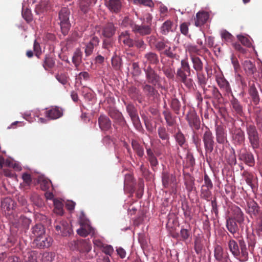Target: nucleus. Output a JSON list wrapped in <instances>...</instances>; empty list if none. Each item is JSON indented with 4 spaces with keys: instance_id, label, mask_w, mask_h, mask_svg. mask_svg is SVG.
<instances>
[{
    "instance_id": "1",
    "label": "nucleus",
    "mask_w": 262,
    "mask_h": 262,
    "mask_svg": "<svg viewBox=\"0 0 262 262\" xmlns=\"http://www.w3.org/2000/svg\"><path fill=\"white\" fill-rule=\"evenodd\" d=\"M228 247L234 257L240 261L245 262L248 259V249L243 238L239 237L237 242L232 238L230 239Z\"/></svg>"
},
{
    "instance_id": "2",
    "label": "nucleus",
    "mask_w": 262,
    "mask_h": 262,
    "mask_svg": "<svg viewBox=\"0 0 262 262\" xmlns=\"http://www.w3.org/2000/svg\"><path fill=\"white\" fill-rule=\"evenodd\" d=\"M246 131L250 146L253 150L258 149L261 141V135L253 124L247 123Z\"/></svg>"
},
{
    "instance_id": "3",
    "label": "nucleus",
    "mask_w": 262,
    "mask_h": 262,
    "mask_svg": "<svg viewBox=\"0 0 262 262\" xmlns=\"http://www.w3.org/2000/svg\"><path fill=\"white\" fill-rule=\"evenodd\" d=\"M162 182L163 186L165 188L169 189L171 194H176L177 193V183L175 176L164 171L162 173Z\"/></svg>"
},
{
    "instance_id": "4",
    "label": "nucleus",
    "mask_w": 262,
    "mask_h": 262,
    "mask_svg": "<svg viewBox=\"0 0 262 262\" xmlns=\"http://www.w3.org/2000/svg\"><path fill=\"white\" fill-rule=\"evenodd\" d=\"M204 98L212 99V103H221L223 96L218 89L214 85H208L203 89Z\"/></svg>"
},
{
    "instance_id": "5",
    "label": "nucleus",
    "mask_w": 262,
    "mask_h": 262,
    "mask_svg": "<svg viewBox=\"0 0 262 262\" xmlns=\"http://www.w3.org/2000/svg\"><path fill=\"white\" fill-rule=\"evenodd\" d=\"M70 11L67 8L61 9L59 13V18L61 31L64 35H66L71 26L69 21Z\"/></svg>"
},
{
    "instance_id": "6",
    "label": "nucleus",
    "mask_w": 262,
    "mask_h": 262,
    "mask_svg": "<svg viewBox=\"0 0 262 262\" xmlns=\"http://www.w3.org/2000/svg\"><path fill=\"white\" fill-rule=\"evenodd\" d=\"M203 142L206 154H210L213 150L215 142L211 131L206 127L202 137Z\"/></svg>"
},
{
    "instance_id": "7",
    "label": "nucleus",
    "mask_w": 262,
    "mask_h": 262,
    "mask_svg": "<svg viewBox=\"0 0 262 262\" xmlns=\"http://www.w3.org/2000/svg\"><path fill=\"white\" fill-rule=\"evenodd\" d=\"M144 71L147 83L155 86L161 85V77L151 66H147Z\"/></svg>"
},
{
    "instance_id": "8",
    "label": "nucleus",
    "mask_w": 262,
    "mask_h": 262,
    "mask_svg": "<svg viewBox=\"0 0 262 262\" xmlns=\"http://www.w3.org/2000/svg\"><path fill=\"white\" fill-rule=\"evenodd\" d=\"M186 120L192 130H199L200 128V120L194 110H190L187 112L186 115Z\"/></svg>"
},
{
    "instance_id": "9",
    "label": "nucleus",
    "mask_w": 262,
    "mask_h": 262,
    "mask_svg": "<svg viewBox=\"0 0 262 262\" xmlns=\"http://www.w3.org/2000/svg\"><path fill=\"white\" fill-rule=\"evenodd\" d=\"M232 141L235 145H242L245 142V132L240 127H233L230 129Z\"/></svg>"
},
{
    "instance_id": "10",
    "label": "nucleus",
    "mask_w": 262,
    "mask_h": 262,
    "mask_svg": "<svg viewBox=\"0 0 262 262\" xmlns=\"http://www.w3.org/2000/svg\"><path fill=\"white\" fill-rule=\"evenodd\" d=\"M54 226L56 233L62 236L70 235L72 232L71 226L66 221H56Z\"/></svg>"
},
{
    "instance_id": "11",
    "label": "nucleus",
    "mask_w": 262,
    "mask_h": 262,
    "mask_svg": "<svg viewBox=\"0 0 262 262\" xmlns=\"http://www.w3.org/2000/svg\"><path fill=\"white\" fill-rule=\"evenodd\" d=\"M147 19V24H142L141 25H137L133 26V32L135 34H139L140 35L144 36L150 34L151 32V18L148 17Z\"/></svg>"
},
{
    "instance_id": "12",
    "label": "nucleus",
    "mask_w": 262,
    "mask_h": 262,
    "mask_svg": "<svg viewBox=\"0 0 262 262\" xmlns=\"http://www.w3.org/2000/svg\"><path fill=\"white\" fill-rule=\"evenodd\" d=\"M214 255L215 259L219 262H232L230 259L228 253L224 251L220 245H216L214 250Z\"/></svg>"
},
{
    "instance_id": "13",
    "label": "nucleus",
    "mask_w": 262,
    "mask_h": 262,
    "mask_svg": "<svg viewBox=\"0 0 262 262\" xmlns=\"http://www.w3.org/2000/svg\"><path fill=\"white\" fill-rule=\"evenodd\" d=\"M191 75V69L189 64L188 58H185L181 61V67L177 69L176 73L177 78L184 77L185 76H190Z\"/></svg>"
},
{
    "instance_id": "14",
    "label": "nucleus",
    "mask_w": 262,
    "mask_h": 262,
    "mask_svg": "<svg viewBox=\"0 0 262 262\" xmlns=\"http://www.w3.org/2000/svg\"><path fill=\"white\" fill-rule=\"evenodd\" d=\"M230 216L233 218L239 225L242 224L245 220L244 213L241 209L236 205H232L230 207Z\"/></svg>"
},
{
    "instance_id": "15",
    "label": "nucleus",
    "mask_w": 262,
    "mask_h": 262,
    "mask_svg": "<svg viewBox=\"0 0 262 262\" xmlns=\"http://www.w3.org/2000/svg\"><path fill=\"white\" fill-rule=\"evenodd\" d=\"M143 62L144 65H148V66L157 65L159 62V56L155 52H147L143 55Z\"/></svg>"
},
{
    "instance_id": "16",
    "label": "nucleus",
    "mask_w": 262,
    "mask_h": 262,
    "mask_svg": "<svg viewBox=\"0 0 262 262\" xmlns=\"http://www.w3.org/2000/svg\"><path fill=\"white\" fill-rule=\"evenodd\" d=\"M247 208L246 211L251 217H256L258 215L260 208L257 203L252 199L247 202Z\"/></svg>"
},
{
    "instance_id": "17",
    "label": "nucleus",
    "mask_w": 262,
    "mask_h": 262,
    "mask_svg": "<svg viewBox=\"0 0 262 262\" xmlns=\"http://www.w3.org/2000/svg\"><path fill=\"white\" fill-rule=\"evenodd\" d=\"M216 81L220 89L225 92V95L232 94L229 83L224 77L223 75H217L216 76Z\"/></svg>"
},
{
    "instance_id": "18",
    "label": "nucleus",
    "mask_w": 262,
    "mask_h": 262,
    "mask_svg": "<svg viewBox=\"0 0 262 262\" xmlns=\"http://www.w3.org/2000/svg\"><path fill=\"white\" fill-rule=\"evenodd\" d=\"M118 40L122 42L125 47L129 48L134 47V40L130 37V34L128 31L121 32L118 36Z\"/></svg>"
},
{
    "instance_id": "19",
    "label": "nucleus",
    "mask_w": 262,
    "mask_h": 262,
    "mask_svg": "<svg viewBox=\"0 0 262 262\" xmlns=\"http://www.w3.org/2000/svg\"><path fill=\"white\" fill-rule=\"evenodd\" d=\"M116 28L113 23H107L102 26L101 35L107 38H111L115 35Z\"/></svg>"
},
{
    "instance_id": "20",
    "label": "nucleus",
    "mask_w": 262,
    "mask_h": 262,
    "mask_svg": "<svg viewBox=\"0 0 262 262\" xmlns=\"http://www.w3.org/2000/svg\"><path fill=\"white\" fill-rule=\"evenodd\" d=\"M238 158L239 160L250 167H253L255 165L254 155L249 151L246 150L243 152H241L238 155Z\"/></svg>"
},
{
    "instance_id": "21",
    "label": "nucleus",
    "mask_w": 262,
    "mask_h": 262,
    "mask_svg": "<svg viewBox=\"0 0 262 262\" xmlns=\"http://www.w3.org/2000/svg\"><path fill=\"white\" fill-rule=\"evenodd\" d=\"M98 123L100 129L103 132L109 131L112 129V121L104 115H101L99 117Z\"/></svg>"
},
{
    "instance_id": "22",
    "label": "nucleus",
    "mask_w": 262,
    "mask_h": 262,
    "mask_svg": "<svg viewBox=\"0 0 262 262\" xmlns=\"http://www.w3.org/2000/svg\"><path fill=\"white\" fill-rule=\"evenodd\" d=\"M216 140L219 144L224 145L227 142V133L225 129L221 125L215 128Z\"/></svg>"
},
{
    "instance_id": "23",
    "label": "nucleus",
    "mask_w": 262,
    "mask_h": 262,
    "mask_svg": "<svg viewBox=\"0 0 262 262\" xmlns=\"http://www.w3.org/2000/svg\"><path fill=\"white\" fill-rule=\"evenodd\" d=\"M14 201L10 198H6L1 201L2 209L8 214L12 213L15 207Z\"/></svg>"
},
{
    "instance_id": "24",
    "label": "nucleus",
    "mask_w": 262,
    "mask_h": 262,
    "mask_svg": "<svg viewBox=\"0 0 262 262\" xmlns=\"http://www.w3.org/2000/svg\"><path fill=\"white\" fill-rule=\"evenodd\" d=\"M99 42V38L96 36H93L89 42L85 43L84 49L85 56L88 57L92 54L94 48L98 45Z\"/></svg>"
},
{
    "instance_id": "25",
    "label": "nucleus",
    "mask_w": 262,
    "mask_h": 262,
    "mask_svg": "<svg viewBox=\"0 0 262 262\" xmlns=\"http://www.w3.org/2000/svg\"><path fill=\"white\" fill-rule=\"evenodd\" d=\"M122 3L123 0H108L106 6L112 12L117 13L121 10Z\"/></svg>"
},
{
    "instance_id": "26",
    "label": "nucleus",
    "mask_w": 262,
    "mask_h": 262,
    "mask_svg": "<svg viewBox=\"0 0 262 262\" xmlns=\"http://www.w3.org/2000/svg\"><path fill=\"white\" fill-rule=\"evenodd\" d=\"M74 248L80 252H89L92 248L91 245L85 240L78 239L74 241Z\"/></svg>"
},
{
    "instance_id": "27",
    "label": "nucleus",
    "mask_w": 262,
    "mask_h": 262,
    "mask_svg": "<svg viewBox=\"0 0 262 262\" xmlns=\"http://www.w3.org/2000/svg\"><path fill=\"white\" fill-rule=\"evenodd\" d=\"M45 115L47 118L50 119H56L62 116V110L58 106L52 107L46 111Z\"/></svg>"
},
{
    "instance_id": "28",
    "label": "nucleus",
    "mask_w": 262,
    "mask_h": 262,
    "mask_svg": "<svg viewBox=\"0 0 262 262\" xmlns=\"http://www.w3.org/2000/svg\"><path fill=\"white\" fill-rule=\"evenodd\" d=\"M128 94L133 100L137 101L140 103L142 102V94L140 90L136 87L134 86L129 87L128 90Z\"/></svg>"
},
{
    "instance_id": "29",
    "label": "nucleus",
    "mask_w": 262,
    "mask_h": 262,
    "mask_svg": "<svg viewBox=\"0 0 262 262\" xmlns=\"http://www.w3.org/2000/svg\"><path fill=\"white\" fill-rule=\"evenodd\" d=\"M36 245L40 248L49 247L52 243V238L50 236H41L34 240Z\"/></svg>"
},
{
    "instance_id": "30",
    "label": "nucleus",
    "mask_w": 262,
    "mask_h": 262,
    "mask_svg": "<svg viewBox=\"0 0 262 262\" xmlns=\"http://www.w3.org/2000/svg\"><path fill=\"white\" fill-rule=\"evenodd\" d=\"M237 222L231 217L226 216V227L229 232L234 235L238 231Z\"/></svg>"
},
{
    "instance_id": "31",
    "label": "nucleus",
    "mask_w": 262,
    "mask_h": 262,
    "mask_svg": "<svg viewBox=\"0 0 262 262\" xmlns=\"http://www.w3.org/2000/svg\"><path fill=\"white\" fill-rule=\"evenodd\" d=\"M159 137L164 141L163 146H169L170 145V135L167 129L164 126H159L157 130Z\"/></svg>"
},
{
    "instance_id": "32",
    "label": "nucleus",
    "mask_w": 262,
    "mask_h": 262,
    "mask_svg": "<svg viewBox=\"0 0 262 262\" xmlns=\"http://www.w3.org/2000/svg\"><path fill=\"white\" fill-rule=\"evenodd\" d=\"M249 94L251 98L252 102L255 105H257L260 101L258 92L254 83H249L248 90Z\"/></svg>"
},
{
    "instance_id": "33",
    "label": "nucleus",
    "mask_w": 262,
    "mask_h": 262,
    "mask_svg": "<svg viewBox=\"0 0 262 262\" xmlns=\"http://www.w3.org/2000/svg\"><path fill=\"white\" fill-rule=\"evenodd\" d=\"M176 143L182 148H185L187 146V140L185 136L180 128L173 136Z\"/></svg>"
},
{
    "instance_id": "34",
    "label": "nucleus",
    "mask_w": 262,
    "mask_h": 262,
    "mask_svg": "<svg viewBox=\"0 0 262 262\" xmlns=\"http://www.w3.org/2000/svg\"><path fill=\"white\" fill-rule=\"evenodd\" d=\"M45 228L41 224H36L31 228V236L38 238L44 235Z\"/></svg>"
},
{
    "instance_id": "35",
    "label": "nucleus",
    "mask_w": 262,
    "mask_h": 262,
    "mask_svg": "<svg viewBox=\"0 0 262 262\" xmlns=\"http://www.w3.org/2000/svg\"><path fill=\"white\" fill-rule=\"evenodd\" d=\"M209 14L207 12L202 11L199 12L196 14L195 19V25L196 27H200L203 25L208 20Z\"/></svg>"
},
{
    "instance_id": "36",
    "label": "nucleus",
    "mask_w": 262,
    "mask_h": 262,
    "mask_svg": "<svg viewBox=\"0 0 262 262\" xmlns=\"http://www.w3.org/2000/svg\"><path fill=\"white\" fill-rule=\"evenodd\" d=\"M194 178L190 174L187 173L185 175L184 184L188 193H190L192 190L195 189V187L194 186Z\"/></svg>"
},
{
    "instance_id": "37",
    "label": "nucleus",
    "mask_w": 262,
    "mask_h": 262,
    "mask_svg": "<svg viewBox=\"0 0 262 262\" xmlns=\"http://www.w3.org/2000/svg\"><path fill=\"white\" fill-rule=\"evenodd\" d=\"M242 176L246 181V183L252 189H253L255 187L254 184L255 177L254 174L248 170H244L242 173Z\"/></svg>"
},
{
    "instance_id": "38",
    "label": "nucleus",
    "mask_w": 262,
    "mask_h": 262,
    "mask_svg": "<svg viewBox=\"0 0 262 262\" xmlns=\"http://www.w3.org/2000/svg\"><path fill=\"white\" fill-rule=\"evenodd\" d=\"M55 65V61L54 58L50 54H46L42 63L43 68L48 71L53 69Z\"/></svg>"
},
{
    "instance_id": "39",
    "label": "nucleus",
    "mask_w": 262,
    "mask_h": 262,
    "mask_svg": "<svg viewBox=\"0 0 262 262\" xmlns=\"http://www.w3.org/2000/svg\"><path fill=\"white\" fill-rule=\"evenodd\" d=\"M155 85H152L148 83L143 84L142 89L148 97H155L158 94V91L155 88Z\"/></svg>"
},
{
    "instance_id": "40",
    "label": "nucleus",
    "mask_w": 262,
    "mask_h": 262,
    "mask_svg": "<svg viewBox=\"0 0 262 262\" xmlns=\"http://www.w3.org/2000/svg\"><path fill=\"white\" fill-rule=\"evenodd\" d=\"M232 96L233 98L230 101L232 107L237 114L240 116H242L244 115L243 106L241 105L240 102L233 96V94H232Z\"/></svg>"
},
{
    "instance_id": "41",
    "label": "nucleus",
    "mask_w": 262,
    "mask_h": 262,
    "mask_svg": "<svg viewBox=\"0 0 262 262\" xmlns=\"http://www.w3.org/2000/svg\"><path fill=\"white\" fill-rule=\"evenodd\" d=\"M31 220L24 215H21L17 220L16 227L26 230L29 229Z\"/></svg>"
},
{
    "instance_id": "42",
    "label": "nucleus",
    "mask_w": 262,
    "mask_h": 262,
    "mask_svg": "<svg viewBox=\"0 0 262 262\" xmlns=\"http://www.w3.org/2000/svg\"><path fill=\"white\" fill-rule=\"evenodd\" d=\"M77 233L83 237H85L89 234H93L94 229L89 225H82L81 228L77 230Z\"/></svg>"
},
{
    "instance_id": "43",
    "label": "nucleus",
    "mask_w": 262,
    "mask_h": 262,
    "mask_svg": "<svg viewBox=\"0 0 262 262\" xmlns=\"http://www.w3.org/2000/svg\"><path fill=\"white\" fill-rule=\"evenodd\" d=\"M162 114L168 126H172L176 123V117L173 116L169 111L166 110Z\"/></svg>"
},
{
    "instance_id": "44",
    "label": "nucleus",
    "mask_w": 262,
    "mask_h": 262,
    "mask_svg": "<svg viewBox=\"0 0 262 262\" xmlns=\"http://www.w3.org/2000/svg\"><path fill=\"white\" fill-rule=\"evenodd\" d=\"M186 51L188 52L190 59L200 55L201 51L195 45L188 44L186 47Z\"/></svg>"
},
{
    "instance_id": "45",
    "label": "nucleus",
    "mask_w": 262,
    "mask_h": 262,
    "mask_svg": "<svg viewBox=\"0 0 262 262\" xmlns=\"http://www.w3.org/2000/svg\"><path fill=\"white\" fill-rule=\"evenodd\" d=\"M193 68L196 72V73H200L203 69V63L198 56L191 58Z\"/></svg>"
},
{
    "instance_id": "46",
    "label": "nucleus",
    "mask_w": 262,
    "mask_h": 262,
    "mask_svg": "<svg viewBox=\"0 0 262 262\" xmlns=\"http://www.w3.org/2000/svg\"><path fill=\"white\" fill-rule=\"evenodd\" d=\"M132 147L139 157L142 158L143 157L144 155V148L138 142L135 140H132Z\"/></svg>"
},
{
    "instance_id": "47",
    "label": "nucleus",
    "mask_w": 262,
    "mask_h": 262,
    "mask_svg": "<svg viewBox=\"0 0 262 262\" xmlns=\"http://www.w3.org/2000/svg\"><path fill=\"white\" fill-rule=\"evenodd\" d=\"M82 53L80 49L78 48L76 49L72 57V62L75 66L77 68L82 61Z\"/></svg>"
},
{
    "instance_id": "48",
    "label": "nucleus",
    "mask_w": 262,
    "mask_h": 262,
    "mask_svg": "<svg viewBox=\"0 0 262 262\" xmlns=\"http://www.w3.org/2000/svg\"><path fill=\"white\" fill-rule=\"evenodd\" d=\"M173 23L170 20H167L163 23L160 28V32L163 35H167L169 32L172 31V26Z\"/></svg>"
},
{
    "instance_id": "49",
    "label": "nucleus",
    "mask_w": 262,
    "mask_h": 262,
    "mask_svg": "<svg viewBox=\"0 0 262 262\" xmlns=\"http://www.w3.org/2000/svg\"><path fill=\"white\" fill-rule=\"evenodd\" d=\"M79 7L81 11L86 14L91 10V0H79Z\"/></svg>"
},
{
    "instance_id": "50",
    "label": "nucleus",
    "mask_w": 262,
    "mask_h": 262,
    "mask_svg": "<svg viewBox=\"0 0 262 262\" xmlns=\"http://www.w3.org/2000/svg\"><path fill=\"white\" fill-rule=\"evenodd\" d=\"M212 188H210V187L202 186L200 194L201 197L202 199H205L207 201H209L212 196Z\"/></svg>"
},
{
    "instance_id": "51",
    "label": "nucleus",
    "mask_w": 262,
    "mask_h": 262,
    "mask_svg": "<svg viewBox=\"0 0 262 262\" xmlns=\"http://www.w3.org/2000/svg\"><path fill=\"white\" fill-rule=\"evenodd\" d=\"M243 66L245 70L248 74L252 75L256 70L254 64L250 60H245L244 62Z\"/></svg>"
},
{
    "instance_id": "52",
    "label": "nucleus",
    "mask_w": 262,
    "mask_h": 262,
    "mask_svg": "<svg viewBox=\"0 0 262 262\" xmlns=\"http://www.w3.org/2000/svg\"><path fill=\"white\" fill-rule=\"evenodd\" d=\"M188 76L184 77H180L177 78L178 80L183 83L188 89L191 90L193 89L194 82L191 78H188Z\"/></svg>"
},
{
    "instance_id": "53",
    "label": "nucleus",
    "mask_w": 262,
    "mask_h": 262,
    "mask_svg": "<svg viewBox=\"0 0 262 262\" xmlns=\"http://www.w3.org/2000/svg\"><path fill=\"white\" fill-rule=\"evenodd\" d=\"M247 243L248 248L250 252L253 253L256 243V237L254 234H250L247 236Z\"/></svg>"
},
{
    "instance_id": "54",
    "label": "nucleus",
    "mask_w": 262,
    "mask_h": 262,
    "mask_svg": "<svg viewBox=\"0 0 262 262\" xmlns=\"http://www.w3.org/2000/svg\"><path fill=\"white\" fill-rule=\"evenodd\" d=\"M122 64L121 58L116 54L113 56L112 58V65L113 68L115 70H119L122 67Z\"/></svg>"
},
{
    "instance_id": "55",
    "label": "nucleus",
    "mask_w": 262,
    "mask_h": 262,
    "mask_svg": "<svg viewBox=\"0 0 262 262\" xmlns=\"http://www.w3.org/2000/svg\"><path fill=\"white\" fill-rule=\"evenodd\" d=\"M54 212L56 214L62 215L63 214V205L62 203L58 200H55L54 201Z\"/></svg>"
},
{
    "instance_id": "56",
    "label": "nucleus",
    "mask_w": 262,
    "mask_h": 262,
    "mask_svg": "<svg viewBox=\"0 0 262 262\" xmlns=\"http://www.w3.org/2000/svg\"><path fill=\"white\" fill-rule=\"evenodd\" d=\"M30 200L35 205L38 207H40L43 204L42 199L40 198L38 194L35 192H33L31 194L30 196Z\"/></svg>"
},
{
    "instance_id": "57",
    "label": "nucleus",
    "mask_w": 262,
    "mask_h": 262,
    "mask_svg": "<svg viewBox=\"0 0 262 262\" xmlns=\"http://www.w3.org/2000/svg\"><path fill=\"white\" fill-rule=\"evenodd\" d=\"M162 71L168 79H173L174 78L175 71L174 70L170 67H163L162 68Z\"/></svg>"
},
{
    "instance_id": "58",
    "label": "nucleus",
    "mask_w": 262,
    "mask_h": 262,
    "mask_svg": "<svg viewBox=\"0 0 262 262\" xmlns=\"http://www.w3.org/2000/svg\"><path fill=\"white\" fill-rule=\"evenodd\" d=\"M163 53L167 57L172 59H175L176 60H179L180 59V56L176 53H173L171 50L170 47H167L163 51Z\"/></svg>"
},
{
    "instance_id": "59",
    "label": "nucleus",
    "mask_w": 262,
    "mask_h": 262,
    "mask_svg": "<svg viewBox=\"0 0 262 262\" xmlns=\"http://www.w3.org/2000/svg\"><path fill=\"white\" fill-rule=\"evenodd\" d=\"M21 14L23 17L28 23L32 21V15L31 11L29 9L23 8Z\"/></svg>"
},
{
    "instance_id": "60",
    "label": "nucleus",
    "mask_w": 262,
    "mask_h": 262,
    "mask_svg": "<svg viewBox=\"0 0 262 262\" xmlns=\"http://www.w3.org/2000/svg\"><path fill=\"white\" fill-rule=\"evenodd\" d=\"M170 106L176 114L178 115L179 114L181 107V103L178 99H172Z\"/></svg>"
},
{
    "instance_id": "61",
    "label": "nucleus",
    "mask_w": 262,
    "mask_h": 262,
    "mask_svg": "<svg viewBox=\"0 0 262 262\" xmlns=\"http://www.w3.org/2000/svg\"><path fill=\"white\" fill-rule=\"evenodd\" d=\"M55 254L53 252H45L41 257L42 262H52L54 259Z\"/></svg>"
},
{
    "instance_id": "62",
    "label": "nucleus",
    "mask_w": 262,
    "mask_h": 262,
    "mask_svg": "<svg viewBox=\"0 0 262 262\" xmlns=\"http://www.w3.org/2000/svg\"><path fill=\"white\" fill-rule=\"evenodd\" d=\"M125 104L126 105V111L130 118L138 115L137 111L133 104H126V103H125Z\"/></svg>"
},
{
    "instance_id": "63",
    "label": "nucleus",
    "mask_w": 262,
    "mask_h": 262,
    "mask_svg": "<svg viewBox=\"0 0 262 262\" xmlns=\"http://www.w3.org/2000/svg\"><path fill=\"white\" fill-rule=\"evenodd\" d=\"M197 130H192V140L194 144L195 147L198 148L200 147L201 145V140L199 137V134L196 132Z\"/></svg>"
},
{
    "instance_id": "64",
    "label": "nucleus",
    "mask_w": 262,
    "mask_h": 262,
    "mask_svg": "<svg viewBox=\"0 0 262 262\" xmlns=\"http://www.w3.org/2000/svg\"><path fill=\"white\" fill-rule=\"evenodd\" d=\"M167 47V46L166 44V42L164 40H158L156 45L154 46L155 49L158 52H161L163 50H165V49ZM161 54V53H160Z\"/></svg>"
}]
</instances>
